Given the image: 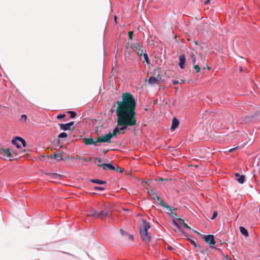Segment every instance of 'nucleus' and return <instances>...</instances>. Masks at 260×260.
<instances>
[{
	"label": "nucleus",
	"mask_w": 260,
	"mask_h": 260,
	"mask_svg": "<svg viewBox=\"0 0 260 260\" xmlns=\"http://www.w3.org/2000/svg\"><path fill=\"white\" fill-rule=\"evenodd\" d=\"M74 122L72 121L68 123H61L59 124V125L60 126V128L63 131H68V130H71L73 129L72 128V126L74 125Z\"/></svg>",
	"instance_id": "9d476101"
},
{
	"label": "nucleus",
	"mask_w": 260,
	"mask_h": 260,
	"mask_svg": "<svg viewBox=\"0 0 260 260\" xmlns=\"http://www.w3.org/2000/svg\"><path fill=\"white\" fill-rule=\"evenodd\" d=\"M11 156V153L10 149L8 148L3 149L0 148V158L6 159L5 157H9Z\"/></svg>",
	"instance_id": "6e6552de"
},
{
	"label": "nucleus",
	"mask_w": 260,
	"mask_h": 260,
	"mask_svg": "<svg viewBox=\"0 0 260 260\" xmlns=\"http://www.w3.org/2000/svg\"><path fill=\"white\" fill-rule=\"evenodd\" d=\"M166 209L168 210V211L167 212V213L169 215L173 214V209H175L173 207H171L170 206L169 208H166Z\"/></svg>",
	"instance_id": "a878e982"
},
{
	"label": "nucleus",
	"mask_w": 260,
	"mask_h": 260,
	"mask_svg": "<svg viewBox=\"0 0 260 260\" xmlns=\"http://www.w3.org/2000/svg\"><path fill=\"white\" fill-rule=\"evenodd\" d=\"M133 32L130 31L128 32V37L131 40L133 39Z\"/></svg>",
	"instance_id": "72a5a7b5"
},
{
	"label": "nucleus",
	"mask_w": 260,
	"mask_h": 260,
	"mask_svg": "<svg viewBox=\"0 0 260 260\" xmlns=\"http://www.w3.org/2000/svg\"><path fill=\"white\" fill-rule=\"evenodd\" d=\"M133 49L136 50L137 54L139 55L141 59H142L143 53L144 51V48L139 43H136L132 47Z\"/></svg>",
	"instance_id": "423d86ee"
},
{
	"label": "nucleus",
	"mask_w": 260,
	"mask_h": 260,
	"mask_svg": "<svg viewBox=\"0 0 260 260\" xmlns=\"http://www.w3.org/2000/svg\"><path fill=\"white\" fill-rule=\"evenodd\" d=\"M90 181L93 183H96L99 184H105L106 183V181L104 180H100L97 179H92L90 180Z\"/></svg>",
	"instance_id": "a211bd4d"
},
{
	"label": "nucleus",
	"mask_w": 260,
	"mask_h": 260,
	"mask_svg": "<svg viewBox=\"0 0 260 260\" xmlns=\"http://www.w3.org/2000/svg\"><path fill=\"white\" fill-rule=\"evenodd\" d=\"M66 117V115L65 114H60L59 115H57V118L58 119H62V118H63Z\"/></svg>",
	"instance_id": "473e14b6"
},
{
	"label": "nucleus",
	"mask_w": 260,
	"mask_h": 260,
	"mask_svg": "<svg viewBox=\"0 0 260 260\" xmlns=\"http://www.w3.org/2000/svg\"><path fill=\"white\" fill-rule=\"evenodd\" d=\"M235 176L237 177V181H238L239 183H240L241 184H242L244 183V182L245 181V179L244 175H240L238 173H236Z\"/></svg>",
	"instance_id": "dca6fc26"
},
{
	"label": "nucleus",
	"mask_w": 260,
	"mask_h": 260,
	"mask_svg": "<svg viewBox=\"0 0 260 260\" xmlns=\"http://www.w3.org/2000/svg\"><path fill=\"white\" fill-rule=\"evenodd\" d=\"M203 239L208 243L211 245H215V241L214 239V237L212 235H204L203 237Z\"/></svg>",
	"instance_id": "1a4fd4ad"
},
{
	"label": "nucleus",
	"mask_w": 260,
	"mask_h": 260,
	"mask_svg": "<svg viewBox=\"0 0 260 260\" xmlns=\"http://www.w3.org/2000/svg\"><path fill=\"white\" fill-rule=\"evenodd\" d=\"M62 176L57 173H52L51 174V178L55 179H60Z\"/></svg>",
	"instance_id": "412c9836"
},
{
	"label": "nucleus",
	"mask_w": 260,
	"mask_h": 260,
	"mask_svg": "<svg viewBox=\"0 0 260 260\" xmlns=\"http://www.w3.org/2000/svg\"><path fill=\"white\" fill-rule=\"evenodd\" d=\"M121 101L117 102L116 115L117 125L120 127H116L111 135L116 136L120 134V131L124 133V131L137 124L136 113V101L134 96L129 92L122 94Z\"/></svg>",
	"instance_id": "f257e3e1"
},
{
	"label": "nucleus",
	"mask_w": 260,
	"mask_h": 260,
	"mask_svg": "<svg viewBox=\"0 0 260 260\" xmlns=\"http://www.w3.org/2000/svg\"><path fill=\"white\" fill-rule=\"evenodd\" d=\"M190 60L193 65H194L196 62V55L194 52H191L190 55Z\"/></svg>",
	"instance_id": "aec40b11"
},
{
	"label": "nucleus",
	"mask_w": 260,
	"mask_h": 260,
	"mask_svg": "<svg viewBox=\"0 0 260 260\" xmlns=\"http://www.w3.org/2000/svg\"><path fill=\"white\" fill-rule=\"evenodd\" d=\"M143 56L144 57V60H145L147 64H149L150 60H149V57H148V55H147V54L146 53H143Z\"/></svg>",
	"instance_id": "5701e85b"
},
{
	"label": "nucleus",
	"mask_w": 260,
	"mask_h": 260,
	"mask_svg": "<svg viewBox=\"0 0 260 260\" xmlns=\"http://www.w3.org/2000/svg\"><path fill=\"white\" fill-rule=\"evenodd\" d=\"M148 82L151 85H154L155 84L159 83L158 79L155 77H150L149 78Z\"/></svg>",
	"instance_id": "ddd939ff"
},
{
	"label": "nucleus",
	"mask_w": 260,
	"mask_h": 260,
	"mask_svg": "<svg viewBox=\"0 0 260 260\" xmlns=\"http://www.w3.org/2000/svg\"><path fill=\"white\" fill-rule=\"evenodd\" d=\"M259 212H260V208H259Z\"/></svg>",
	"instance_id": "a18cd8bd"
},
{
	"label": "nucleus",
	"mask_w": 260,
	"mask_h": 260,
	"mask_svg": "<svg viewBox=\"0 0 260 260\" xmlns=\"http://www.w3.org/2000/svg\"><path fill=\"white\" fill-rule=\"evenodd\" d=\"M172 83L174 85H177L179 83V81L178 80H174L172 81Z\"/></svg>",
	"instance_id": "c9c22d12"
},
{
	"label": "nucleus",
	"mask_w": 260,
	"mask_h": 260,
	"mask_svg": "<svg viewBox=\"0 0 260 260\" xmlns=\"http://www.w3.org/2000/svg\"><path fill=\"white\" fill-rule=\"evenodd\" d=\"M234 149H231L230 150V152H232Z\"/></svg>",
	"instance_id": "c03bdc74"
},
{
	"label": "nucleus",
	"mask_w": 260,
	"mask_h": 260,
	"mask_svg": "<svg viewBox=\"0 0 260 260\" xmlns=\"http://www.w3.org/2000/svg\"><path fill=\"white\" fill-rule=\"evenodd\" d=\"M156 200L158 202H159L161 200V198L157 196H156Z\"/></svg>",
	"instance_id": "ea45409f"
},
{
	"label": "nucleus",
	"mask_w": 260,
	"mask_h": 260,
	"mask_svg": "<svg viewBox=\"0 0 260 260\" xmlns=\"http://www.w3.org/2000/svg\"><path fill=\"white\" fill-rule=\"evenodd\" d=\"M12 143L18 148H20L22 146L25 147L26 143L25 140L21 137H16L12 140Z\"/></svg>",
	"instance_id": "7ed1b4c3"
},
{
	"label": "nucleus",
	"mask_w": 260,
	"mask_h": 260,
	"mask_svg": "<svg viewBox=\"0 0 260 260\" xmlns=\"http://www.w3.org/2000/svg\"><path fill=\"white\" fill-rule=\"evenodd\" d=\"M94 189L95 190H105V188L103 187H100V186H95L94 187Z\"/></svg>",
	"instance_id": "2f4dec72"
},
{
	"label": "nucleus",
	"mask_w": 260,
	"mask_h": 260,
	"mask_svg": "<svg viewBox=\"0 0 260 260\" xmlns=\"http://www.w3.org/2000/svg\"><path fill=\"white\" fill-rule=\"evenodd\" d=\"M168 248L169 250H172L173 249V248L172 247L170 246H169Z\"/></svg>",
	"instance_id": "79ce46f5"
},
{
	"label": "nucleus",
	"mask_w": 260,
	"mask_h": 260,
	"mask_svg": "<svg viewBox=\"0 0 260 260\" xmlns=\"http://www.w3.org/2000/svg\"><path fill=\"white\" fill-rule=\"evenodd\" d=\"M159 204L160 206H161V207H163L165 208H170V206H169L168 204H166L162 200H161L159 202Z\"/></svg>",
	"instance_id": "4be33fe9"
},
{
	"label": "nucleus",
	"mask_w": 260,
	"mask_h": 260,
	"mask_svg": "<svg viewBox=\"0 0 260 260\" xmlns=\"http://www.w3.org/2000/svg\"><path fill=\"white\" fill-rule=\"evenodd\" d=\"M68 135L66 133L62 132L59 134L58 136V137L59 138H64L67 137Z\"/></svg>",
	"instance_id": "393cba45"
},
{
	"label": "nucleus",
	"mask_w": 260,
	"mask_h": 260,
	"mask_svg": "<svg viewBox=\"0 0 260 260\" xmlns=\"http://www.w3.org/2000/svg\"><path fill=\"white\" fill-rule=\"evenodd\" d=\"M69 113L71 114V116H70V118H74V117H75V116H76V112H74V111H70Z\"/></svg>",
	"instance_id": "7c9ffc66"
},
{
	"label": "nucleus",
	"mask_w": 260,
	"mask_h": 260,
	"mask_svg": "<svg viewBox=\"0 0 260 260\" xmlns=\"http://www.w3.org/2000/svg\"><path fill=\"white\" fill-rule=\"evenodd\" d=\"M179 124V121L177 118L174 117L173 119L172 124V126H171V129L172 131L175 130L178 127Z\"/></svg>",
	"instance_id": "2eb2a0df"
},
{
	"label": "nucleus",
	"mask_w": 260,
	"mask_h": 260,
	"mask_svg": "<svg viewBox=\"0 0 260 260\" xmlns=\"http://www.w3.org/2000/svg\"><path fill=\"white\" fill-rule=\"evenodd\" d=\"M27 119V116L25 114H23L21 116L20 120L22 122H25Z\"/></svg>",
	"instance_id": "cd10ccee"
},
{
	"label": "nucleus",
	"mask_w": 260,
	"mask_h": 260,
	"mask_svg": "<svg viewBox=\"0 0 260 260\" xmlns=\"http://www.w3.org/2000/svg\"><path fill=\"white\" fill-rule=\"evenodd\" d=\"M83 141L86 145L94 144L95 146H97L96 140L94 141L92 138H85Z\"/></svg>",
	"instance_id": "f8f14e48"
},
{
	"label": "nucleus",
	"mask_w": 260,
	"mask_h": 260,
	"mask_svg": "<svg viewBox=\"0 0 260 260\" xmlns=\"http://www.w3.org/2000/svg\"><path fill=\"white\" fill-rule=\"evenodd\" d=\"M128 237L129 238V239L132 240H134V237L133 235H128Z\"/></svg>",
	"instance_id": "4c0bfd02"
},
{
	"label": "nucleus",
	"mask_w": 260,
	"mask_h": 260,
	"mask_svg": "<svg viewBox=\"0 0 260 260\" xmlns=\"http://www.w3.org/2000/svg\"><path fill=\"white\" fill-rule=\"evenodd\" d=\"M102 168L104 170H116V168L111 164H103Z\"/></svg>",
	"instance_id": "4468645a"
},
{
	"label": "nucleus",
	"mask_w": 260,
	"mask_h": 260,
	"mask_svg": "<svg viewBox=\"0 0 260 260\" xmlns=\"http://www.w3.org/2000/svg\"><path fill=\"white\" fill-rule=\"evenodd\" d=\"M120 233L122 234V235H124V234L125 233V232L122 229H121L120 230Z\"/></svg>",
	"instance_id": "a19ab883"
},
{
	"label": "nucleus",
	"mask_w": 260,
	"mask_h": 260,
	"mask_svg": "<svg viewBox=\"0 0 260 260\" xmlns=\"http://www.w3.org/2000/svg\"><path fill=\"white\" fill-rule=\"evenodd\" d=\"M187 240V241H189L191 243V244L193 245L194 247H196L197 246V245L194 240L189 238H188Z\"/></svg>",
	"instance_id": "bb28decb"
},
{
	"label": "nucleus",
	"mask_w": 260,
	"mask_h": 260,
	"mask_svg": "<svg viewBox=\"0 0 260 260\" xmlns=\"http://www.w3.org/2000/svg\"><path fill=\"white\" fill-rule=\"evenodd\" d=\"M116 170L119 172H122V170L121 168H119V167L116 168Z\"/></svg>",
	"instance_id": "e433bc0d"
},
{
	"label": "nucleus",
	"mask_w": 260,
	"mask_h": 260,
	"mask_svg": "<svg viewBox=\"0 0 260 260\" xmlns=\"http://www.w3.org/2000/svg\"><path fill=\"white\" fill-rule=\"evenodd\" d=\"M185 56L184 54L181 55L179 56V67L183 69L185 68Z\"/></svg>",
	"instance_id": "9b49d317"
},
{
	"label": "nucleus",
	"mask_w": 260,
	"mask_h": 260,
	"mask_svg": "<svg viewBox=\"0 0 260 260\" xmlns=\"http://www.w3.org/2000/svg\"><path fill=\"white\" fill-rule=\"evenodd\" d=\"M83 160L84 161H91V158L90 157H86V158H84L83 159Z\"/></svg>",
	"instance_id": "f704fd0d"
},
{
	"label": "nucleus",
	"mask_w": 260,
	"mask_h": 260,
	"mask_svg": "<svg viewBox=\"0 0 260 260\" xmlns=\"http://www.w3.org/2000/svg\"><path fill=\"white\" fill-rule=\"evenodd\" d=\"M106 217H107V218H111L112 217V213L109 209L102 210L100 212H98V218L104 219L105 218H106Z\"/></svg>",
	"instance_id": "39448f33"
},
{
	"label": "nucleus",
	"mask_w": 260,
	"mask_h": 260,
	"mask_svg": "<svg viewBox=\"0 0 260 260\" xmlns=\"http://www.w3.org/2000/svg\"><path fill=\"white\" fill-rule=\"evenodd\" d=\"M87 216L90 217H93L96 218H98V211L95 210H92L90 211H89L87 213Z\"/></svg>",
	"instance_id": "f3484780"
},
{
	"label": "nucleus",
	"mask_w": 260,
	"mask_h": 260,
	"mask_svg": "<svg viewBox=\"0 0 260 260\" xmlns=\"http://www.w3.org/2000/svg\"><path fill=\"white\" fill-rule=\"evenodd\" d=\"M95 164H98V166L102 167L103 164H102V159L100 158H96V161L95 162Z\"/></svg>",
	"instance_id": "b1692460"
},
{
	"label": "nucleus",
	"mask_w": 260,
	"mask_h": 260,
	"mask_svg": "<svg viewBox=\"0 0 260 260\" xmlns=\"http://www.w3.org/2000/svg\"><path fill=\"white\" fill-rule=\"evenodd\" d=\"M172 222L174 225H175L180 230H181V227L180 225H182L185 228L188 229H190V228L186 223H185L184 220L182 218H178L177 221L175 220H173Z\"/></svg>",
	"instance_id": "0eeeda50"
},
{
	"label": "nucleus",
	"mask_w": 260,
	"mask_h": 260,
	"mask_svg": "<svg viewBox=\"0 0 260 260\" xmlns=\"http://www.w3.org/2000/svg\"><path fill=\"white\" fill-rule=\"evenodd\" d=\"M143 224L140 227V234L142 241L145 243H148L151 239V234L148 232L150 228V223L145 219H142Z\"/></svg>",
	"instance_id": "f03ea898"
},
{
	"label": "nucleus",
	"mask_w": 260,
	"mask_h": 260,
	"mask_svg": "<svg viewBox=\"0 0 260 260\" xmlns=\"http://www.w3.org/2000/svg\"><path fill=\"white\" fill-rule=\"evenodd\" d=\"M112 138V136L111 135V133H109L107 134H106L105 135L103 136H100L98 137L96 142H100V143H111V139Z\"/></svg>",
	"instance_id": "20e7f679"
},
{
	"label": "nucleus",
	"mask_w": 260,
	"mask_h": 260,
	"mask_svg": "<svg viewBox=\"0 0 260 260\" xmlns=\"http://www.w3.org/2000/svg\"><path fill=\"white\" fill-rule=\"evenodd\" d=\"M194 69L196 70L197 73H199L200 71V68L198 64L194 65Z\"/></svg>",
	"instance_id": "c756f323"
},
{
	"label": "nucleus",
	"mask_w": 260,
	"mask_h": 260,
	"mask_svg": "<svg viewBox=\"0 0 260 260\" xmlns=\"http://www.w3.org/2000/svg\"><path fill=\"white\" fill-rule=\"evenodd\" d=\"M217 214H218V213H217V211H214L213 215H212V216L211 218V220H214V219H215V218L217 216Z\"/></svg>",
	"instance_id": "c85d7f7f"
},
{
	"label": "nucleus",
	"mask_w": 260,
	"mask_h": 260,
	"mask_svg": "<svg viewBox=\"0 0 260 260\" xmlns=\"http://www.w3.org/2000/svg\"><path fill=\"white\" fill-rule=\"evenodd\" d=\"M240 231L241 233L245 236V237L248 236V231L243 226H240Z\"/></svg>",
	"instance_id": "6ab92c4d"
},
{
	"label": "nucleus",
	"mask_w": 260,
	"mask_h": 260,
	"mask_svg": "<svg viewBox=\"0 0 260 260\" xmlns=\"http://www.w3.org/2000/svg\"><path fill=\"white\" fill-rule=\"evenodd\" d=\"M55 155V158H56L58 157V155L57 154H54Z\"/></svg>",
	"instance_id": "37998d69"
},
{
	"label": "nucleus",
	"mask_w": 260,
	"mask_h": 260,
	"mask_svg": "<svg viewBox=\"0 0 260 260\" xmlns=\"http://www.w3.org/2000/svg\"><path fill=\"white\" fill-rule=\"evenodd\" d=\"M210 3V0H206V1L204 2L205 5H208Z\"/></svg>",
	"instance_id": "58836bf2"
}]
</instances>
